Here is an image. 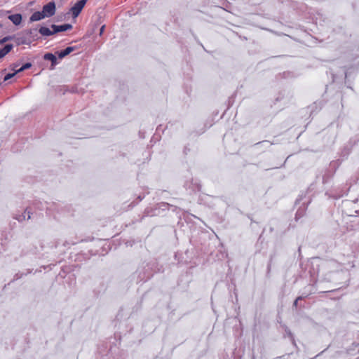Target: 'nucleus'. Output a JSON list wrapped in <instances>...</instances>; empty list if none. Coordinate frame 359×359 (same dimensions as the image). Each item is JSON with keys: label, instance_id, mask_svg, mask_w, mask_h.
<instances>
[{"label": "nucleus", "instance_id": "nucleus-8", "mask_svg": "<svg viewBox=\"0 0 359 359\" xmlns=\"http://www.w3.org/2000/svg\"><path fill=\"white\" fill-rule=\"evenodd\" d=\"M13 48V45L7 44L2 49L0 50V59L3 58L6 54H8Z\"/></svg>", "mask_w": 359, "mask_h": 359}, {"label": "nucleus", "instance_id": "nucleus-2", "mask_svg": "<svg viewBox=\"0 0 359 359\" xmlns=\"http://www.w3.org/2000/svg\"><path fill=\"white\" fill-rule=\"evenodd\" d=\"M42 12L46 18L53 15L55 13V5L54 2H49L46 4L42 9Z\"/></svg>", "mask_w": 359, "mask_h": 359}, {"label": "nucleus", "instance_id": "nucleus-11", "mask_svg": "<svg viewBox=\"0 0 359 359\" xmlns=\"http://www.w3.org/2000/svg\"><path fill=\"white\" fill-rule=\"evenodd\" d=\"M18 72H16V71L14 72V73H9L8 74H6L5 76H4V80L6 81H8V79L13 78Z\"/></svg>", "mask_w": 359, "mask_h": 359}, {"label": "nucleus", "instance_id": "nucleus-10", "mask_svg": "<svg viewBox=\"0 0 359 359\" xmlns=\"http://www.w3.org/2000/svg\"><path fill=\"white\" fill-rule=\"evenodd\" d=\"M32 64L31 63H26L24 65H22L20 68L16 70V72H20L25 69H29L31 67Z\"/></svg>", "mask_w": 359, "mask_h": 359}, {"label": "nucleus", "instance_id": "nucleus-7", "mask_svg": "<svg viewBox=\"0 0 359 359\" xmlns=\"http://www.w3.org/2000/svg\"><path fill=\"white\" fill-rule=\"evenodd\" d=\"M73 47H67L65 50L60 51L57 53L58 57L62 59L65 57V56L68 55L70 53H72L74 50Z\"/></svg>", "mask_w": 359, "mask_h": 359}, {"label": "nucleus", "instance_id": "nucleus-4", "mask_svg": "<svg viewBox=\"0 0 359 359\" xmlns=\"http://www.w3.org/2000/svg\"><path fill=\"white\" fill-rule=\"evenodd\" d=\"M43 18H46L44 14L43 13L42 11H36V12H34L32 16L30 17V20L32 22H34V21H39V20H41Z\"/></svg>", "mask_w": 359, "mask_h": 359}, {"label": "nucleus", "instance_id": "nucleus-6", "mask_svg": "<svg viewBox=\"0 0 359 359\" xmlns=\"http://www.w3.org/2000/svg\"><path fill=\"white\" fill-rule=\"evenodd\" d=\"M39 33L43 36H50L55 34L54 29L46 27H41L39 29Z\"/></svg>", "mask_w": 359, "mask_h": 359}, {"label": "nucleus", "instance_id": "nucleus-9", "mask_svg": "<svg viewBox=\"0 0 359 359\" xmlns=\"http://www.w3.org/2000/svg\"><path fill=\"white\" fill-rule=\"evenodd\" d=\"M44 59L46 60H50L52 62L53 65H55L56 63L57 58L56 57L52 54V53H46L44 55Z\"/></svg>", "mask_w": 359, "mask_h": 359}, {"label": "nucleus", "instance_id": "nucleus-12", "mask_svg": "<svg viewBox=\"0 0 359 359\" xmlns=\"http://www.w3.org/2000/svg\"><path fill=\"white\" fill-rule=\"evenodd\" d=\"M104 29V26H102V27H101V29H100V34H102V32H103Z\"/></svg>", "mask_w": 359, "mask_h": 359}, {"label": "nucleus", "instance_id": "nucleus-1", "mask_svg": "<svg viewBox=\"0 0 359 359\" xmlns=\"http://www.w3.org/2000/svg\"><path fill=\"white\" fill-rule=\"evenodd\" d=\"M86 0H80L77 1L71 8V13L72 14V16L74 18H76L80 13L81 12L82 9L83 8L84 6L86 4Z\"/></svg>", "mask_w": 359, "mask_h": 359}, {"label": "nucleus", "instance_id": "nucleus-5", "mask_svg": "<svg viewBox=\"0 0 359 359\" xmlns=\"http://www.w3.org/2000/svg\"><path fill=\"white\" fill-rule=\"evenodd\" d=\"M8 19L11 20L14 25H18L22 21V16L20 14H13L9 15Z\"/></svg>", "mask_w": 359, "mask_h": 359}, {"label": "nucleus", "instance_id": "nucleus-3", "mask_svg": "<svg viewBox=\"0 0 359 359\" xmlns=\"http://www.w3.org/2000/svg\"><path fill=\"white\" fill-rule=\"evenodd\" d=\"M72 27V26L69 24H65L62 25H53L51 28L54 29L55 33H57L60 32H65L68 29H70Z\"/></svg>", "mask_w": 359, "mask_h": 359}]
</instances>
